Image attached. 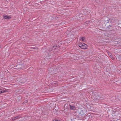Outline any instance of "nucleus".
Returning <instances> with one entry per match:
<instances>
[{
	"mask_svg": "<svg viewBox=\"0 0 121 121\" xmlns=\"http://www.w3.org/2000/svg\"><path fill=\"white\" fill-rule=\"evenodd\" d=\"M78 45L82 49H87V45L83 43H79L78 44Z\"/></svg>",
	"mask_w": 121,
	"mask_h": 121,
	"instance_id": "nucleus-1",
	"label": "nucleus"
},
{
	"mask_svg": "<svg viewBox=\"0 0 121 121\" xmlns=\"http://www.w3.org/2000/svg\"><path fill=\"white\" fill-rule=\"evenodd\" d=\"M78 110L79 112V114L81 115H84L86 113L85 111L84 110H82V109H79Z\"/></svg>",
	"mask_w": 121,
	"mask_h": 121,
	"instance_id": "nucleus-2",
	"label": "nucleus"
},
{
	"mask_svg": "<svg viewBox=\"0 0 121 121\" xmlns=\"http://www.w3.org/2000/svg\"><path fill=\"white\" fill-rule=\"evenodd\" d=\"M6 92L5 89L2 88V89H0V94Z\"/></svg>",
	"mask_w": 121,
	"mask_h": 121,
	"instance_id": "nucleus-3",
	"label": "nucleus"
},
{
	"mask_svg": "<svg viewBox=\"0 0 121 121\" xmlns=\"http://www.w3.org/2000/svg\"><path fill=\"white\" fill-rule=\"evenodd\" d=\"M4 19H9L11 18V17L9 16H3Z\"/></svg>",
	"mask_w": 121,
	"mask_h": 121,
	"instance_id": "nucleus-4",
	"label": "nucleus"
},
{
	"mask_svg": "<svg viewBox=\"0 0 121 121\" xmlns=\"http://www.w3.org/2000/svg\"><path fill=\"white\" fill-rule=\"evenodd\" d=\"M108 54L110 58H111L112 60H113L114 58L113 57V56L112 55V54L110 52L108 53Z\"/></svg>",
	"mask_w": 121,
	"mask_h": 121,
	"instance_id": "nucleus-5",
	"label": "nucleus"
},
{
	"mask_svg": "<svg viewBox=\"0 0 121 121\" xmlns=\"http://www.w3.org/2000/svg\"><path fill=\"white\" fill-rule=\"evenodd\" d=\"M74 106L73 105L71 106V105H70V109L72 110L74 109Z\"/></svg>",
	"mask_w": 121,
	"mask_h": 121,
	"instance_id": "nucleus-6",
	"label": "nucleus"
},
{
	"mask_svg": "<svg viewBox=\"0 0 121 121\" xmlns=\"http://www.w3.org/2000/svg\"><path fill=\"white\" fill-rule=\"evenodd\" d=\"M107 20L108 21L107 22V24L109 22H111V20H110V19H107Z\"/></svg>",
	"mask_w": 121,
	"mask_h": 121,
	"instance_id": "nucleus-7",
	"label": "nucleus"
},
{
	"mask_svg": "<svg viewBox=\"0 0 121 121\" xmlns=\"http://www.w3.org/2000/svg\"><path fill=\"white\" fill-rule=\"evenodd\" d=\"M81 39L82 41L83 42L85 39V38L84 37H82L81 38Z\"/></svg>",
	"mask_w": 121,
	"mask_h": 121,
	"instance_id": "nucleus-8",
	"label": "nucleus"
},
{
	"mask_svg": "<svg viewBox=\"0 0 121 121\" xmlns=\"http://www.w3.org/2000/svg\"><path fill=\"white\" fill-rule=\"evenodd\" d=\"M52 121H60L59 120H57L54 119L52 120Z\"/></svg>",
	"mask_w": 121,
	"mask_h": 121,
	"instance_id": "nucleus-9",
	"label": "nucleus"
},
{
	"mask_svg": "<svg viewBox=\"0 0 121 121\" xmlns=\"http://www.w3.org/2000/svg\"><path fill=\"white\" fill-rule=\"evenodd\" d=\"M17 118V117H16L15 118H13V120H14V119H15V118L16 119V118Z\"/></svg>",
	"mask_w": 121,
	"mask_h": 121,
	"instance_id": "nucleus-10",
	"label": "nucleus"
},
{
	"mask_svg": "<svg viewBox=\"0 0 121 121\" xmlns=\"http://www.w3.org/2000/svg\"><path fill=\"white\" fill-rule=\"evenodd\" d=\"M27 102H28L27 100H25V101L24 102H25L26 103Z\"/></svg>",
	"mask_w": 121,
	"mask_h": 121,
	"instance_id": "nucleus-11",
	"label": "nucleus"
},
{
	"mask_svg": "<svg viewBox=\"0 0 121 121\" xmlns=\"http://www.w3.org/2000/svg\"><path fill=\"white\" fill-rule=\"evenodd\" d=\"M89 22H85V25H86V24H87V22H88V23H89Z\"/></svg>",
	"mask_w": 121,
	"mask_h": 121,
	"instance_id": "nucleus-12",
	"label": "nucleus"
},
{
	"mask_svg": "<svg viewBox=\"0 0 121 121\" xmlns=\"http://www.w3.org/2000/svg\"><path fill=\"white\" fill-rule=\"evenodd\" d=\"M35 49H37L38 48L37 47H35V48H34Z\"/></svg>",
	"mask_w": 121,
	"mask_h": 121,
	"instance_id": "nucleus-13",
	"label": "nucleus"
},
{
	"mask_svg": "<svg viewBox=\"0 0 121 121\" xmlns=\"http://www.w3.org/2000/svg\"><path fill=\"white\" fill-rule=\"evenodd\" d=\"M109 26H108V27H110L111 26V25H109Z\"/></svg>",
	"mask_w": 121,
	"mask_h": 121,
	"instance_id": "nucleus-14",
	"label": "nucleus"
},
{
	"mask_svg": "<svg viewBox=\"0 0 121 121\" xmlns=\"http://www.w3.org/2000/svg\"><path fill=\"white\" fill-rule=\"evenodd\" d=\"M19 65V66H21V65Z\"/></svg>",
	"mask_w": 121,
	"mask_h": 121,
	"instance_id": "nucleus-15",
	"label": "nucleus"
}]
</instances>
